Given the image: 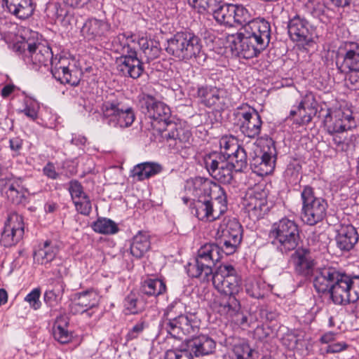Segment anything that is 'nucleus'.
<instances>
[{
  "label": "nucleus",
  "mask_w": 359,
  "mask_h": 359,
  "mask_svg": "<svg viewBox=\"0 0 359 359\" xmlns=\"http://www.w3.org/2000/svg\"><path fill=\"white\" fill-rule=\"evenodd\" d=\"M210 277L215 288L221 294H238L242 290L241 279L231 265L219 266Z\"/></svg>",
  "instance_id": "10"
},
{
  "label": "nucleus",
  "mask_w": 359,
  "mask_h": 359,
  "mask_svg": "<svg viewBox=\"0 0 359 359\" xmlns=\"http://www.w3.org/2000/svg\"><path fill=\"white\" fill-rule=\"evenodd\" d=\"M339 276V271L333 267L320 269L316 271L313 279V287L318 293L328 292L330 294L331 287L335 282V278Z\"/></svg>",
  "instance_id": "25"
},
{
  "label": "nucleus",
  "mask_w": 359,
  "mask_h": 359,
  "mask_svg": "<svg viewBox=\"0 0 359 359\" xmlns=\"http://www.w3.org/2000/svg\"><path fill=\"white\" fill-rule=\"evenodd\" d=\"M92 228L95 232L102 234H114L118 231L116 224L107 218L98 219L93 222Z\"/></svg>",
  "instance_id": "47"
},
{
  "label": "nucleus",
  "mask_w": 359,
  "mask_h": 359,
  "mask_svg": "<svg viewBox=\"0 0 359 359\" xmlns=\"http://www.w3.org/2000/svg\"><path fill=\"white\" fill-rule=\"evenodd\" d=\"M294 250L290 260L295 271L304 276L311 275L316 263L311 250L304 248H297Z\"/></svg>",
  "instance_id": "19"
},
{
  "label": "nucleus",
  "mask_w": 359,
  "mask_h": 359,
  "mask_svg": "<svg viewBox=\"0 0 359 359\" xmlns=\"http://www.w3.org/2000/svg\"><path fill=\"white\" fill-rule=\"evenodd\" d=\"M237 294H225L222 298L220 307L230 318L238 317L240 315L241 304L236 297Z\"/></svg>",
  "instance_id": "41"
},
{
  "label": "nucleus",
  "mask_w": 359,
  "mask_h": 359,
  "mask_svg": "<svg viewBox=\"0 0 359 359\" xmlns=\"http://www.w3.org/2000/svg\"><path fill=\"white\" fill-rule=\"evenodd\" d=\"M40 294V289L35 288L25 297V300L29 302L34 309L36 310L41 306Z\"/></svg>",
  "instance_id": "62"
},
{
  "label": "nucleus",
  "mask_w": 359,
  "mask_h": 359,
  "mask_svg": "<svg viewBox=\"0 0 359 359\" xmlns=\"http://www.w3.org/2000/svg\"><path fill=\"white\" fill-rule=\"evenodd\" d=\"M69 191L72 198L73 202L81 198L84 196H88L83 191V188L80 182L76 180H72L69 182Z\"/></svg>",
  "instance_id": "58"
},
{
  "label": "nucleus",
  "mask_w": 359,
  "mask_h": 359,
  "mask_svg": "<svg viewBox=\"0 0 359 359\" xmlns=\"http://www.w3.org/2000/svg\"><path fill=\"white\" fill-rule=\"evenodd\" d=\"M344 53H341L343 62L339 70L341 72L345 71H359V44L357 43H346L344 48Z\"/></svg>",
  "instance_id": "28"
},
{
  "label": "nucleus",
  "mask_w": 359,
  "mask_h": 359,
  "mask_svg": "<svg viewBox=\"0 0 359 359\" xmlns=\"http://www.w3.org/2000/svg\"><path fill=\"white\" fill-rule=\"evenodd\" d=\"M149 62L157 58L161 53L159 43L155 40L142 37L137 42Z\"/></svg>",
  "instance_id": "37"
},
{
  "label": "nucleus",
  "mask_w": 359,
  "mask_h": 359,
  "mask_svg": "<svg viewBox=\"0 0 359 359\" xmlns=\"http://www.w3.org/2000/svg\"><path fill=\"white\" fill-rule=\"evenodd\" d=\"M190 6L197 11L198 13H205L210 8H213L223 0H187Z\"/></svg>",
  "instance_id": "51"
},
{
  "label": "nucleus",
  "mask_w": 359,
  "mask_h": 359,
  "mask_svg": "<svg viewBox=\"0 0 359 359\" xmlns=\"http://www.w3.org/2000/svg\"><path fill=\"white\" fill-rule=\"evenodd\" d=\"M57 252V245H52L51 242L46 241L43 247L34 252V259L41 264H46L55 259Z\"/></svg>",
  "instance_id": "36"
},
{
  "label": "nucleus",
  "mask_w": 359,
  "mask_h": 359,
  "mask_svg": "<svg viewBox=\"0 0 359 359\" xmlns=\"http://www.w3.org/2000/svg\"><path fill=\"white\" fill-rule=\"evenodd\" d=\"M68 326L69 318L66 315L57 317L53 327V335L60 344H67L72 340V334L67 330Z\"/></svg>",
  "instance_id": "32"
},
{
  "label": "nucleus",
  "mask_w": 359,
  "mask_h": 359,
  "mask_svg": "<svg viewBox=\"0 0 359 359\" xmlns=\"http://www.w3.org/2000/svg\"><path fill=\"white\" fill-rule=\"evenodd\" d=\"M233 168L229 163L221 172L215 174V180L223 184H230L233 180Z\"/></svg>",
  "instance_id": "57"
},
{
  "label": "nucleus",
  "mask_w": 359,
  "mask_h": 359,
  "mask_svg": "<svg viewBox=\"0 0 359 359\" xmlns=\"http://www.w3.org/2000/svg\"><path fill=\"white\" fill-rule=\"evenodd\" d=\"M26 189L20 178L13 180L8 184L6 195L13 203H20L25 197Z\"/></svg>",
  "instance_id": "40"
},
{
  "label": "nucleus",
  "mask_w": 359,
  "mask_h": 359,
  "mask_svg": "<svg viewBox=\"0 0 359 359\" xmlns=\"http://www.w3.org/2000/svg\"><path fill=\"white\" fill-rule=\"evenodd\" d=\"M229 163L233 168L236 172H243L248 168V156L245 149L241 145L228 156Z\"/></svg>",
  "instance_id": "38"
},
{
  "label": "nucleus",
  "mask_w": 359,
  "mask_h": 359,
  "mask_svg": "<svg viewBox=\"0 0 359 359\" xmlns=\"http://www.w3.org/2000/svg\"><path fill=\"white\" fill-rule=\"evenodd\" d=\"M261 148L258 154L250 161V165L252 171L259 176L271 174L275 168L276 160V148L271 138L260 142Z\"/></svg>",
  "instance_id": "11"
},
{
  "label": "nucleus",
  "mask_w": 359,
  "mask_h": 359,
  "mask_svg": "<svg viewBox=\"0 0 359 359\" xmlns=\"http://www.w3.org/2000/svg\"><path fill=\"white\" fill-rule=\"evenodd\" d=\"M217 234L241 241L243 228L237 219L225 217L218 228Z\"/></svg>",
  "instance_id": "31"
},
{
  "label": "nucleus",
  "mask_w": 359,
  "mask_h": 359,
  "mask_svg": "<svg viewBox=\"0 0 359 359\" xmlns=\"http://www.w3.org/2000/svg\"><path fill=\"white\" fill-rule=\"evenodd\" d=\"M148 327V323L143 320L137 323L130 329L127 334L128 340H133L138 337V336L143 332V330Z\"/></svg>",
  "instance_id": "61"
},
{
  "label": "nucleus",
  "mask_w": 359,
  "mask_h": 359,
  "mask_svg": "<svg viewBox=\"0 0 359 359\" xmlns=\"http://www.w3.org/2000/svg\"><path fill=\"white\" fill-rule=\"evenodd\" d=\"M349 287L351 302H355L359 299V276H350Z\"/></svg>",
  "instance_id": "60"
},
{
  "label": "nucleus",
  "mask_w": 359,
  "mask_h": 359,
  "mask_svg": "<svg viewBox=\"0 0 359 359\" xmlns=\"http://www.w3.org/2000/svg\"><path fill=\"white\" fill-rule=\"evenodd\" d=\"M217 235L219 236V243L217 244L222 249V256L223 254L229 255L234 253L241 243V241H236L231 238H225L221 234Z\"/></svg>",
  "instance_id": "49"
},
{
  "label": "nucleus",
  "mask_w": 359,
  "mask_h": 359,
  "mask_svg": "<svg viewBox=\"0 0 359 359\" xmlns=\"http://www.w3.org/2000/svg\"><path fill=\"white\" fill-rule=\"evenodd\" d=\"M301 165L298 163H290L284 172V177L290 184H297L301 179Z\"/></svg>",
  "instance_id": "53"
},
{
  "label": "nucleus",
  "mask_w": 359,
  "mask_h": 359,
  "mask_svg": "<svg viewBox=\"0 0 359 359\" xmlns=\"http://www.w3.org/2000/svg\"><path fill=\"white\" fill-rule=\"evenodd\" d=\"M347 348V344L344 341H337L335 340L330 344L325 345L320 348V352L323 354L325 353H336L345 350Z\"/></svg>",
  "instance_id": "59"
},
{
  "label": "nucleus",
  "mask_w": 359,
  "mask_h": 359,
  "mask_svg": "<svg viewBox=\"0 0 359 359\" xmlns=\"http://www.w3.org/2000/svg\"><path fill=\"white\" fill-rule=\"evenodd\" d=\"M232 27L242 26L233 41L231 49L245 59L257 57L268 46L271 39L270 24L264 19L251 20L248 11L233 4Z\"/></svg>",
  "instance_id": "1"
},
{
  "label": "nucleus",
  "mask_w": 359,
  "mask_h": 359,
  "mask_svg": "<svg viewBox=\"0 0 359 359\" xmlns=\"http://www.w3.org/2000/svg\"><path fill=\"white\" fill-rule=\"evenodd\" d=\"M201 320L196 313L186 312L181 302H173L164 311L162 327L175 339L199 330Z\"/></svg>",
  "instance_id": "2"
},
{
  "label": "nucleus",
  "mask_w": 359,
  "mask_h": 359,
  "mask_svg": "<svg viewBox=\"0 0 359 359\" xmlns=\"http://www.w3.org/2000/svg\"><path fill=\"white\" fill-rule=\"evenodd\" d=\"M149 235L147 232L139 231L133 238L130 253L136 258H141L150 248Z\"/></svg>",
  "instance_id": "34"
},
{
  "label": "nucleus",
  "mask_w": 359,
  "mask_h": 359,
  "mask_svg": "<svg viewBox=\"0 0 359 359\" xmlns=\"http://www.w3.org/2000/svg\"><path fill=\"white\" fill-rule=\"evenodd\" d=\"M98 295L93 290H88L74 294L70 305L73 313H83L88 309L97 306Z\"/></svg>",
  "instance_id": "24"
},
{
  "label": "nucleus",
  "mask_w": 359,
  "mask_h": 359,
  "mask_svg": "<svg viewBox=\"0 0 359 359\" xmlns=\"http://www.w3.org/2000/svg\"><path fill=\"white\" fill-rule=\"evenodd\" d=\"M240 130L246 137L255 138L261 132L262 121L259 113L253 108L248 107V111L238 112Z\"/></svg>",
  "instance_id": "17"
},
{
  "label": "nucleus",
  "mask_w": 359,
  "mask_h": 359,
  "mask_svg": "<svg viewBox=\"0 0 359 359\" xmlns=\"http://www.w3.org/2000/svg\"><path fill=\"white\" fill-rule=\"evenodd\" d=\"M161 137L170 149L176 151L189 147L192 140L189 128L176 123H167L166 128L161 131Z\"/></svg>",
  "instance_id": "13"
},
{
  "label": "nucleus",
  "mask_w": 359,
  "mask_h": 359,
  "mask_svg": "<svg viewBox=\"0 0 359 359\" xmlns=\"http://www.w3.org/2000/svg\"><path fill=\"white\" fill-rule=\"evenodd\" d=\"M302 202V219L308 225H315L326 216L327 201L315 194L313 187L304 186L301 193Z\"/></svg>",
  "instance_id": "9"
},
{
  "label": "nucleus",
  "mask_w": 359,
  "mask_h": 359,
  "mask_svg": "<svg viewBox=\"0 0 359 359\" xmlns=\"http://www.w3.org/2000/svg\"><path fill=\"white\" fill-rule=\"evenodd\" d=\"M43 174L48 177L55 180L58 177L59 175L55 171V166L52 163H48L43 169Z\"/></svg>",
  "instance_id": "64"
},
{
  "label": "nucleus",
  "mask_w": 359,
  "mask_h": 359,
  "mask_svg": "<svg viewBox=\"0 0 359 359\" xmlns=\"http://www.w3.org/2000/svg\"><path fill=\"white\" fill-rule=\"evenodd\" d=\"M141 290L148 296L158 297L165 292L166 285L161 279L148 278L142 283Z\"/></svg>",
  "instance_id": "39"
},
{
  "label": "nucleus",
  "mask_w": 359,
  "mask_h": 359,
  "mask_svg": "<svg viewBox=\"0 0 359 359\" xmlns=\"http://www.w3.org/2000/svg\"><path fill=\"white\" fill-rule=\"evenodd\" d=\"M2 8L19 19H27L34 11L32 0H2Z\"/></svg>",
  "instance_id": "27"
},
{
  "label": "nucleus",
  "mask_w": 359,
  "mask_h": 359,
  "mask_svg": "<svg viewBox=\"0 0 359 359\" xmlns=\"http://www.w3.org/2000/svg\"><path fill=\"white\" fill-rule=\"evenodd\" d=\"M359 135L348 133V131L330 135L328 139L330 146L337 151L341 153L353 152L358 144Z\"/></svg>",
  "instance_id": "26"
},
{
  "label": "nucleus",
  "mask_w": 359,
  "mask_h": 359,
  "mask_svg": "<svg viewBox=\"0 0 359 359\" xmlns=\"http://www.w3.org/2000/svg\"><path fill=\"white\" fill-rule=\"evenodd\" d=\"M336 231V244L341 251H350L358 242V231L355 227L351 224H341Z\"/></svg>",
  "instance_id": "20"
},
{
  "label": "nucleus",
  "mask_w": 359,
  "mask_h": 359,
  "mask_svg": "<svg viewBox=\"0 0 359 359\" xmlns=\"http://www.w3.org/2000/svg\"><path fill=\"white\" fill-rule=\"evenodd\" d=\"M233 4H224L213 11V17L219 25L232 27Z\"/></svg>",
  "instance_id": "43"
},
{
  "label": "nucleus",
  "mask_w": 359,
  "mask_h": 359,
  "mask_svg": "<svg viewBox=\"0 0 359 359\" xmlns=\"http://www.w3.org/2000/svg\"><path fill=\"white\" fill-rule=\"evenodd\" d=\"M323 122L326 132L330 136L351 130L357 126L353 112L349 109H328Z\"/></svg>",
  "instance_id": "12"
},
{
  "label": "nucleus",
  "mask_w": 359,
  "mask_h": 359,
  "mask_svg": "<svg viewBox=\"0 0 359 359\" xmlns=\"http://www.w3.org/2000/svg\"><path fill=\"white\" fill-rule=\"evenodd\" d=\"M186 348L190 350L189 355L202 357L212 353L216 347L215 341L209 336L200 334L186 341Z\"/></svg>",
  "instance_id": "21"
},
{
  "label": "nucleus",
  "mask_w": 359,
  "mask_h": 359,
  "mask_svg": "<svg viewBox=\"0 0 359 359\" xmlns=\"http://www.w3.org/2000/svg\"><path fill=\"white\" fill-rule=\"evenodd\" d=\"M233 351L236 359H249L252 353V350L247 344L235 345Z\"/></svg>",
  "instance_id": "56"
},
{
  "label": "nucleus",
  "mask_w": 359,
  "mask_h": 359,
  "mask_svg": "<svg viewBox=\"0 0 359 359\" xmlns=\"http://www.w3.org/2000/svg\"><path fill=\"white\" fill-rule=\"evenodd\" d=\"M162 170L163 167L161 164L147 161L135 165L130 170V176L137 178L138 181H143L159 174Z\"/></svg>",
  "instance_id": "30"
},
{
  "label": "nucleus",
  "mask_w": 359,
  "mask_h": 359,
  "mask_svg": "<svg viewBox=\"0 0 359 359\" xmlns=\"http://www.w3.org/2000/svg\"><path fill=\"white\" fill-rule=\"evenodd\" d=\"M194 187L196 189H198L205 196H210L211 199H212L213 195L215 196L220 194L222 191H225L220 185L208 179L196 180Z\"/></svg>",
  "instance_id": "42"
},
{
  "label": "nucleus",
  "mask_w": 359,
  "mask_h": 359,
  "mask_svg": "<svg viewBox=\"0 0 359 359\" xmlns=\"http://www.w3.org/2000/svg\"><path fill=\"white\" fill-rule=\"evenodd\" d=\"M183 358L190 359L184 344H182L180 348L168 350L165 354V359H182Z\"/></svg>",
  "instance_id": "55"
},
{
  "label": "nucleus",
  "mask_w": 359,
  "mask_h": 359,
  "mask_svg": "<svg viewBox=\"0 0 359 359\" xmlns=\"http://www.w3.org/2000/svg\"><path fill=\"white\" fill-rule=\"evenodd\" d=\"M142 109L148 118L154 121L164 122L170 118L171 111L168 105L162 102L156 101V99L149 95L144 94L141 100Z\"/></svg>",
  "instance_id": "15"
},
{
  "label": "nucleus",
  "mask_w": 359,
  "mask_h": 359,
  "mask_svg": "<svg viewBox=\"0 0 359 359\" xmlns=\"http://www.w3.org/2000/svg\"><path fill=\"white\" fill-rule=\"evenodd\" d=\"M212 205V211L211 210L212 222L218 219L227 210V196L225 191L220 193L210 199Z\"/></svg>",
  "instance_id": "46"
},
{
  "label": "nucleus",
  "mask_w": 359,
  "mask_h": 359,
  "mask_svg": "<svg viewBox=\"0 0 359 359\" xmlns=\"http://www.w3.org/2000/svg\"><path fill=\"white\" fill-rule=\"evenodd\" d=\"M80 75L81 74L77 71L74 72L71 70L69 65H67L65 68L60 70V78L58 76L53 77L61 83H68L72 86H76L81 81Z\"/></svg>",
  "instance_id": "48"
},
{
  "label": "nucleus",
  "mask_w": 359,
  "mask_h": 359,
  "mask_svg": "<svg viewBox=\"0 0 359 359\" xmlns=\"http://www.w3.org/2000/svg\"><path fill=\"white\" fill-rule=\"evenodd\" d=\"M244 207L249 218L253 222L258 221L269 210L266 193L262 191L249 194L245 198Z\"/></svg>",
  "instance_id": "16"
},
{
  "label": "nucleus",
  "mask_w": 359,
  "mask_h": 359,
  "mask_svg": "<svg viewBox=\"0 0 359 359\" xmlns=\"http://www.w3.org/2000/svg\"><path fill=\"white\" fill-rule=\"evenodd\" d=\"M245 291L253 298L262 299L268 291V285L261 279H251L245 284Z\"/></svg>",
  "instance_id": "44"
},
{
  "label": "nucleus",
  "mask_w": 359,
  "mask_h": 359,
  "mask_svg": "<svg viewBox=\"0 0 359 359\" xmlns=\"http://www.w3.org/2000/svg\"><path fill=\"white\" fill-rule=\"evenodd\" d=\"M110 29L105 21L90 18L86 21L81 28V33L88 40H95L104 36Z\"/></svg>",
  "instance_id": "29"
},
{
  "label": "nucleus",
  "mask_w": 359,
  "mask_h": 359,
  "mask_svg": "<svg viewBox=\"0 0 359 359\" xmlns=\"http://www.w3.org/2000/svg\"><path fill=\"white\" fill-rule=\"evenodd\" d=\"M132 34H119L113 41L114 50L121 55L118 69L124 76L139 78L143 73L142 62L137 57L135 50L137 41Z\"/></svg>",
  "instance_id": "3"
},
{
  "label": "nucleus",
  "mask_w": 359,
  "mask_h": 359,
  "mask_svg": "<svg viewBox=\"0 0 359 359\" xmlns=\"http://www.w3.org/2000/svg\"><path fill=\"white\" fill-rule=\"evenodd\" d=\"M100 111L103 123L114 128H128L135 119L133 107L123 99L104 101Z\"/></svg>",
  "instance_id": "8"
},
{
  "label": "nucleus",
  "mask_w": 359,
  "mask_h": 359,
  "mask_svg": "<svg viewBox=\"0 0 359 359\" xmlns=\"http://www.w3.org/2000/svg\"><path fill=\"white\" fill-rule=\"evenodd\" d=\"M24 234L22 217L16 212L8 215L0 242L4 247L8 248L16 245Z\"/></svg>",
  "instance_id": "14"
},
{
  "label": "nucleus",
  "mask_w": 359,
  "mask_h": 359,
  "mask_svg": "<svg viewBox=\"0 0 359 359\" xmlns=\"http://www.w3.org/2000/svg\"><path fill=\"white\" fill-rule=\"evenodd\" d=\"M124 307L129 314H136L142 311L145 302L140 294L131 292L124 299Z\"/></svg>",
  "instance_id": "45"
},
{
  "label": "nucleus",
  "mask_w": 359,
  "mask_h": 359,
  "mask_svg": "<svg viewBox=\"0 0 359 359\" xmlns=\"http://www.w3.org/2000/svg\"><path fill=\"white\" fill-rule=\"evenodd\" d=\"M197 96L201 102L208 107L223 108L226 104V91L212 86L198 87Z\"/></svg>",
  "instance_id": "18"
},
{
  "label": "nucleus",
  "mask_w": 359,
  "mask_h": 359,
  "mask_svg": "<svg viewBox=\"0 0 359 359\" xmlns=\"http://www.w3.org/2000/svg\"><path fill=\"white\" fill-rule=\"evenodd\" d=\"M350 276L339 272L331 287L330 297L335 304H346L351 302L349 287Z\"/></svg>",
  "instance_id": "23"
},
{
  "label": "nucleus",
  "mask_w": 359,
  "mask_h": 359,
  "mask_svg": "<svg viewBox=\"0 0 359 359\" xmlns=\"http://www.w3.org/2000/svg\"><path fill=\"white\" fill-rule=\"evenodd\" d=\"M12 48L27 65L36 71H39L42 67L48 68L53 55L49 46L24 37L13 43Z\"/></svg>",
  "instance_id": "5"
},
{
  "label": "nucleus",
  "mask_w": 359,
  "mask_h": 359,
  "mask_svg": "<svg viewBox=\"0 0 359 359\" xmlns=\"http://www.w3.org/2000/svg\"><path fill=\"white\" fill-rule=\"evenodd\" d=\"M205 168L210 175L215 179V174L221 172L223 168L228 166L229 162L222 154L214 152L206 155L204 158Z\"/></svg>",
  "instance_id": "33"
},
{
  "label": "nucleus",
  "mask_w": 359,
  "mask_h": 359,
  "mask_svg": "<svg viewBox=\"0 0 359 359\" xmlns=\"http://www.w3.org/2000/svg\"><path fill=\"white\" fill-rule=\"evenodd\" d=\"M76 210L81 215H89L92 210L91 201L88 196H84L81 198L74 201Z\"/></svg>",
  "instance_id": "54"
},
{
  "label": "nucleus",
  "mask_w": 359,
  "mask_h": 359,
  "mask_svg": "<svg viewBox=\"0 0 359 359\" xmlns=\"http://www.w3.org/2000/svg\"><path fill=\"white\" fill-rule=\"evenodd\" d=\"M222 259V249L217 243L202 245L197 252L194 264H189L187 272L191 278H200L208 281L212 275V267Z\"/></svg>",
  "instance_id": "7"
},
{
  "label": "nucleus",
  "mask_w": 359,
  "mask_h": 359,
  "mask_svg": "<svg viewBox=\"0 0 359 359\" xmlns=\"http://www.w3.org/2000/svg\"><path fill=\"white\" fill-rule=\"evenodd\" d=\"M191 213L194 215L199 220L203 222H212L211 210L212 211V205L210 199H198L192 203L191 208Z\"/></svg>",
  "instance_id": "35"
},
{
  "label": "nucleus",
  "mask_w": 359,
  "mask_h": 359,
  "mask_svg": "<svg viewBox=\"0 0 359 359\" xmlns=\"http://www.w3.org/2000/svg\"><path fill=\"white\" fill-rule=\"evenodd\" d=\"M219 146L222 151L219 154L225 157L233 154V151L237 149L238 144V140L233 136H224L219 140Z\"/></svg>",
  "instance_id": "50"
},
{
  "label": "nucleus",
  "mask_w": 359,
  "mask_h": 359,
  "mask_svg": "<svg viewBox=\"0 0 359 359\" xmlns=\"http://www.w3.org/2000/svg\"><path fill=\"white\" fill-rule=\"evenodd\" d=\"M166 52L180 60L187 61L203 55L201 39L190 32H178L167 41Z\"/></svg>",
  "instance_id": "6"
},
{
  "label": "nucleus",
  "mask_w": 359,
  "mask_h": 359,
  "mask_svg": "<svg viewBox=\"0 0 359 359\" xmlns=\"http://www.w3.org/2000/svg\"><path fill=\"white\" fill-rule=\"evenodd\" d=\"M268 236L271 243L282 254H288L296 250L301 242L298 224L287 217L273 222Z\"/></svg>",
  "instance_id": "4"
},
{
  "label": "nucleus",
  "mask_w": 359,
  "mask_h": 359,
  "mask_svg": "<svg viewBox=\"0 0 359 359\" xmlns=\"http://www.w3.org/2000/svg\"><path fill=\"white\" fill-rule=\"evenodd\" d=\"M348 72L346 79V86L352 90H359V71H348Z\"/></svg>",
  "instance_id": "63"
},
{
  "label": "nucleus",
  "mask_w": 359,
  "mask_h": 359,
  "mask_svg": "<svg viewBox=\"0 0 359 359\" xmlns=\"http://www.w3.org/2000/svg\"><path fill=\"white\" fill-rule=\"evenodd\" d=\"M288 34L291 39L297 42H307L311 39L309 22L299 15H294L287 24Z\"/></svg>",
  "instance_id": "22"
},
{
  "label": "nucleus",
  "mask_w": 359,
  "mask_h": 359,
  "mask_svg": "<svg viewBox=\"0 0 359 359\" xmlns=\"http://www.w3.org/2000/svg\"><path fill=\"white\" fill-rule=\"evenodd\" d=\"M69 64L70 62L67 57L60 55H55V56L53 55L50 62L53 76H58L60 78V70L65 68Z\"/></svg>",
  "instance_id": "52"
}]
</instances>
